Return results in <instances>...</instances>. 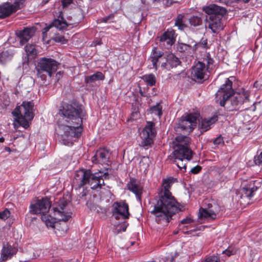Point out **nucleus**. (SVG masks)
<instances>
[{
	"label": "nucleus",
	"mask_w": 262,
	"mask_h": 262,
	"mask_svg": "<svg viewBox=\"0 0 262 262\" xmlns=\"http://www.w3.org/2000/svg\"><path fill=\"white\" fill-rule=\"evenodd\" d=\"M58 114L60 118L56 129L58 139L63 144L70 146L73 138H78L81 134L85 112L78 104L65 103L60 106Z\"/></svg>",
	"instance_id": "nucleus-1"
},
{
	"label": "nucleus",
	"mask_w": 262,
	"mask_h": 262,
	"mask_svg": "<svg viewBox=\"0 0 262 262\" xmlns=\"http://www.w3.org/2000/svg\"><path fill=\"white\" fill-rule=\"evenodd\" d=\"M177 181V179L172 177L164 179L158 199L155 200L150 208L157 222L164 226L167 225L174 214L181 210V205L169 191L171 185Z\"/></svg>",
	"instance_id": "nucleus-2"
},
{
	"label": "nucleus",
	"mask_w": 262,
	"mask_h": 262,
	"mask_svg": "<svg viewBox=\"0 0 262 262\" xmlns=\"http://www.w3.org/2000/svg\"><path fill=\"white\" fill-rule=\"evenodd\" d=\"M51 204L49 199L46 197L41 199H38L34 204H31L30 206V212L31 214L41 215V219L45 223L47 227L54 228L57 221L64 222V228L63 231L68 230L67 222L71 217L70 212L66 211V207L67 203L62 202L58 207L53 208L54 216L49 213Z\"/></svg>",
	"instance_id": "nucleus-3"
},
{
	"label": "nucleus",
	"mask_w": 262,
	"mask_h": 262,
	"mask_svg": "<svg viewBox=\"0 0 262 262\" xmlns=\"http://www.w3.org/2000/svg\"><path fill=\"white\" fill-rule=\"evenodd\" d=\"M235 80L234 76L226 79L215 94L216 102L228 111L239 110L242 104L248 100L249 96L248 92L244 90L239 92L234 91L232 84Z\"/></svg>",
	"instance_id": "nucleus-4"
},
{
	"label": "nucleus",
	"mask_w": 262,
	"mask_h": 262,
	"mask_svg": "<svg viewBox=\"0 0 262 262\" xmlns=\"http://www.w3.org/2000/svg\"><path fill=\"white\" fill-rule=\"evenodd\" d=\"M190 140V138L186 135L176 137L174 150L168 157L169 160L183 172L186 171V163L192 158L193 152L189 147Z\"/></svg>",
	"instance_id": "nucleus-5"
},
{
	"label": "nucleus",
	"mask_w": 262,
	"mask_h": 262,
	"mask_svg": "<svg viewBox=\"0 0 262 262\" xmlns=\"http://www.w3.org/2000/svg\"><path fill=\"white\" fill-rule=\"evenodd\" d=\"M108 174L105 172L92 173L90 169H81L77 170L74 174L73 185L76 189H79L85 184H88L92 189H95L104 185V178L107 179Z\"/></svg>",
	"instance_id": "nucleus-6"
},
{
	"label": "nucleus",
	"mask_w": 262,
	"mask_h": 262,
	"mask_svg": "<svg viewBox=\"0 0 262 262\" xmlns=\"http://www.w3.org/2000/svg\"><path fill=\"white\" fill-rule=\"evenodd\" d=\"M203 10L207 14L206 16V26L214 33L222 30L224 28L222 18L227 12L226 9L212 4L203 7Z\"/></svg>",
	"instance_id": "nucleus-7"
},
{
	"label": "nucleus",
	"mask_w": 262,
	"mask_h": 262,
	"mask_svg": "<svg viewBox=\"0 0 262 262\" xmlns=\"http://www.w3.org/2000/svg\"><path fill=\"white\" fill-rule=\"evenodd\" d=\"M34 103L32 101H23L21 105L17 106L12 114L15 117L13 125L17 129L20 126L27 129L30 122L33 119L34 114Z\"/></svg>",
	"instance_id": "nucleus-8"
},
{
	"label": "nucleus",
	"mask_w": 262,
	"mask_h": 262,
	"mask_svg": "<svg viewBox=\"0 0 262 262\" xmlns=\"http://www.w3.org/2000/svg\"><path fill=\"white\" fill-rule=\"evenodd\" d=\"M149 59L152 63V68L158 69V62H161V67L170 70L177 67L181 63L179 59L173 54L170 53L164 56L163 52L158 51L156 47L152 49Z\"/></svg>",
	"instance_id": "nucleus-9"
},
{
	"label": "nucleus",
	"mask_w": 262,
	"mask_h": 262,
	"mask_svg": "<svg viewBox=\"0 0 262 262\" xmlns=\"http://www.w3.org/2000/svg\"><path fill=\"white\" fill-rule=\"evenodd\" d=\"M58 63L57 61L52 58H41L39 59L36 67L37 75L42 80H46V75L50 77L54 73L57 69Z\"/></svg>",
	"instance_id": "nucleus-10"
},
{
	"label": "nucleus",
	"mask_w": 262,
	"mask_h": 262,
	"mask_svg": "<svg viewBox=\"0 0 262 262\" xmlns=\"http://www.w3.org/2000/svg\"><path fill=\"white\" fill-rule=\"evenodd\" d=\"M68 21L64 18L61 11L59 12V15L56 18H55L52 22L47 25L42 30V39L46 40L48 38L47 33L50 29L53 27H55L57 30L64 31L68 30V28H72L73 26L76 24L77 23H73L68 18Z\"/></svg>",
	"instance_id": "nucleus-11"
},
{
	"label": "nucleus",
	"mask_w": 262,
	"mask_h": 262,
	"mask_svg": "<svg viewBox=\"0 0 262 262\" xmlns=\"http://www.w3.org/2000/svg\"><path fill=\"white\" fill-rule=\"evenodd\" d=\"M199 116L198 113H190L183 115L179 122L176 131H182L186 134L190 133L195 127Z\"/></svg>",
	"instance_id": "nucleus-12"
},
{
	"label": "nucleus",
	"mask_w": 262,
	"mask_h": 262,
	"mask_svg": "<svg viewBox=\"0 0 262 262\" xmlns=\"http://www.w3.org/2000/svg\"><path fill=\"white\" fill-rule=\"evenodd\" d=\"M156 133L155 123L150 121L147 122L141 134L142 141L140 146L145 149L148 148L153 143L154 138Z\"/></svg>",
	"instance_id": "nucleus-13"
},
{
	"label": "nucleus",
	"mask_w": 262,
	"mask_h": 262,
	"mask_svg": "<svg viewBox=\"0 0 262 262\" xmlns=\"http://www.w3.org/2000/svg\"><path fill=\"white\" fill-rule=\"evenodd\" d=\"M35 31L34 27L25 28L23 30L16 32V36L14 39L11 37L9 40L10 43H14V46H22L34 35Z\"/></svg>",
	"instance_id": "nucleus-14"
},
{
	"label": "nucleus",
	"mask_w": 262,
	"mask_h": 262,
	"mask_svg": "<svg viewBox=\"0 0 262 262\" xmlns=\"http://www.w3.org/2000/svg\"><path fill=\"white\" fill-rule=\"evenodd\" d=\"M208 68L204 64V62L198 61L191 69V77L195 81L201 82L208 79Z\"/></svg>",
	"instance_id": "nucleus-15"
},
{
	"label": "nucleus",
	"mask_w": 262,
	"mask_h": 262,
	"mask_svg": "<svg viewBox=\"0 0 262 262\" xmlns=\"http://www.w3.org/2000/svg\"><path fill=\"white\" fill-rule=\"evenodd\" d=\"M220 210V207L217 204L214 202L210 203L208 204L207 208H200L199 217L207 221H212L216 218Z\"/></svg>",
	"instance_id": "nucleus-16"
},
{
	"label": "nucleus",
	"mask_w": 262,
	"mask_h": 262,
	"mask_svg": "<svg viewBox=\"0 0 262 262\" xmlns=\"http://www.w3.org/2000/svg\"><path fill=\"white\" fill-rule=\"evenodd\" d=\"M113 216L116 220H125L129 216L128 205L125 201L115 202L112 205Z\"/></svg>",
	"instance_id": "nucleus-17"
},
{
	"label": "nucleus",
	"mask_w": 262,
	"mask_h": 262,
	"mask_svg": "<svg viewBox=\"0 0 262 262\" xmlns=\"http://www.w3.org/2000/svg\"><path fill=\"white\" fill-rule=\"evenodd\" d=\"M25 0H15L13 4L6 3L0 5V18H6L24 6Z\"/></svg>",
	"instance_id": "nucleus-18"
},
{
	"label": "nucleus",
	"mask_w": 262,
	"mask_h": 262,
	"mask_svg": "<svg viewBox=\"0 0 262 262\" xmlns=\"http://www.w3.org/2000/svg\"><path fill=\"white\" fill-rule=\"evenodd\" d=\"M111 152L108 149L105 148H100L97 150L95 155L92 158V161L94 164L101 165L106 164L108 166Z\"/></svg>",
	"instance_id": "nucleus-19"
},
{
	"label": "nucleus",
	"mask_w": 262,
	"mask_h": 262,
	"mask_svg": "<svg viewBox=\"0 0 262 262\" xmlns=\"http://www.w3.org/2000/svg\"><path fill=\"white\" fill-rule=\"evenodd\" d=\"M176 41L175 32L172 29H167L160 37V46L166 48L170 47Z\"/></svg>",
	"instance_id": "nucleus-20"
},
{
	"label": "nucleus",
	"mask_w": 262,
	"mask_h": 262,
	"mask_svg": "<svg viewBox=\"0 0 262 262\" xmlns=\"http://www.w3.org/2000/svg\"><path fill=\"white\" fill-rule=\"evenodd\" d=\"M257 181H251L242 189V198H247L250 199L253 196L254 192L259 186Z\"/></svg>",
	"instance_id": "nucleus-21"
},
{
	"label": "nucleus",
	"mask_w": 262,
	"mask_h": 262,
	"mask_svg": "<svg viewBox=\"0 0 262 262\" xmlns=\"http://www.w3.org/2000/svg\"><path fill=\"white\" fill-rule=\"evenodd\" d=\"M128 189L133 192L139 201H141V194L142 193L143 187L140 182L135 179H130L127 184Z\"/></svg>",
	"instance_id": "nucleus-22"
},
{
	"label": "nucleus",
	"mask_w": 262,
	"mask_h": 262,
	"mask_svg": "<svg viewBox=\"0 0 262 262\" xmlns=\"http://www.w3.org/2000/svg\"><path fill=\"white\" fill-rule=\"evenodd\" d=\"M13 254L14 250L12 247L8 244L4 245L1 250L0 261L5 262L7 260L10 259Z\"/></svg>",
	"instance_id": "nucleus-23"
},
{
	"label": "nucleus",
	"mask_w": 262,
	"mask_h": 262,
	"mask_svg": "<svg viewBox=\"0 0 262 262\" xmlns=\"http://www.w3.org/2000/svg\"><path fill=\"white\" fill-rule=\"evenodd\" d=\"M217 119L216 115H213L211 117L202 119L200 125V128L204 132L210 129L211 126L217 120Z\"/></svg>",
	"instance_id": "nucleus-24"
},
{
	"label": "nucleus",
	"mask_w": 262,
	"mask_h": 262,
	"mask_svg": "<svg viewBox=\"0 0 262 262\" xmlns=\"http://www.w3.org/2000/svg\"><path fill=\"white\" fill-rule=\"evenodd\" d=\"M15 51L13 49H8L0 53V64H4L10 61L13 58Z\"/></svg>",
	"instance_id": "nucleus-25"
},
{
	"label": "nucleus",
	"mask_w": 262,
	"mask_h": 262,
	"mask_svg": "<svg viewBox=\"0 0 262 262\" xmlns=\"http://www.w3.org/2000/svg\"><path fill=\"white\" fill-rule=\"evenodd\" d=\"M105 78L104 75L101 72H96L93 75L84 77V81L86 84L93 83L99 80H103Z\"/></svg>",
	"instance_id": "nucleus-26"
},
{
	"label": "nucleus",
	"mask_w": 262,
	"mask_h": 262,
	"mask_svg": "<svg viewBox=\"0 0 262 262\" xmlns=\"http://www.w3.org/2000/svg\"><path fill=\"white\" fill-rule=\"evenodd\" d=\"M185 257L178 252L169 253L165 258V262H185Z\"/></svg>",
	"instance_id": "nucleus-27"
},
{
	"label": "nucleus",
	"mask_w": 262,
	"mask_h": 262,
	"mask_svg": "<svg viewBox=\"0 0 262 262\" xmlns=\"http://www.w3.org/2000/svg\"><path fill=\"white\" fill-rule=\"evenodd\" d=\"M25 52L28 58H34L37 55V51L34 44H28L25 47Z\"/></svg>",
	"instance_id": "nucleus-28"
},
{
	"label": "nucleus",
	"mask_w": 262,
	"mask_h": 262,
	"mask_svg": "<svg viewBox=\"0 0 262 262\" xmlns=\"http://www.w3.org/2000/svg\"><path fill=\"white\" fill-rule=\"evenodd\" d=\"M183 18V15L179 14L175 20L174 26L181 31L184 30L187 27V25L184 22Z\"/></svg>",
	"instance_id": "nucleus-29"
},
{
	"label": "nucleus",
	"mask_w": 262,
	"mask_h": 262,
	"mask_svg": "<svg viewBox=\"0 0 262 262\" xmlns=\"http://www.w3.org/2000/svg\"><path fill=\"white\" fill-rule=\"evenodd\" d=\"M202 62H204V64H207L206 68H208V70H212L213 67L214 60L211 57L209 53H206L204 55L203 58V61Z\"/></svg>",
	"instance_id": "nucleus-30"
},
{
	"label": "nucleus",
	"mask_w": 262,
	"mask_h": 262,
	"mask_svg": "<svg viewBox=\"0 0 262 262\" xmlns=\"http://www.w3.org/2000/svg\"><path fill=\"white\" fill-rule=\"evenodd\" d=\"M142 78L148 85L150 86H153L156 84V76L153 74L144 75L142 76Z\"/></svg>",
	"instance_id": "nucleus-31"
},
{
	"label": "nucleus",
	"mask_w": 262,
	"mask_h": 262,
	"mask_svg": "<svg viewBox=\"0 0 262 262\" xmlns=\"http://www.w3.org/2000/svg\"><path fill=\"white\" fill-rule=\"evenodd\" d=\"M150 112L160 118L162 115V106L160 103H157L150 108Z\"/></svg>",
	"instance_id": "nucleus-32"
},
{
	"label": "nucleus",
	"mask_w": 262,
	"mask_h": 262,
	"mask_svg": "<svg viewBox=\"0 0 262 262\" xmlns=\"http://www.w3.org/2000/svg\"><path fill=\"white\" fill-rule=\"evenodd\" d=\"M202 22V19L200 16H192L189 18L190 24L194 27L200 26Z\"/></svg>",
	"instance_id": "nucleus-33"
},
{
	"label": "nucleus",
	"mask_w": 262,
	"mask_h": 262,
	"mask_svg": "<svg viewBox=\"0 0 262 262\" xmlns=\"http://www.w3.org/2000/svg\"><path fill=\"white\" fill-rule=\"evenodd\" d=\"M53 39L56 42H59L62 44H66L68 42V40L66 39L64 37L59 34H55L53 37Z\"/></svg>",
	"instance_id": "nucleus-34"
},
{
	"label": "nucleus",
	"mask_w": 262,
	"mask_h": 262,
	"mask_svg": "<svg viewBox=\"0 0 262 262\" xmlns=\"http://www.w3.org/2000/svg\"><path fill=\"white\" fill-rule=\"evenodd\" d=\"M191 46L183 43H179L177 45V50L180 52H185L190 50Z\"/></svg>",
	"instance_id": "nucleus-35"
},
{
	"label": "nucleus",
	"mask_w": 262,
	"mask_h": 262,
	"mask_svg": "<svg viewBox=\"0 0 262 262\" xmlns=\"http://www.w3.org/2000/svg\"><path fill=\"white\" fill-rule=\"evenodd\" d=\"M10 213L8 209H5L3 211L0 212V219L6 220L10 216Z\"/></svg>",
	"instance_id": "nucleus-36"
},
{
	"label": "nucleus",
	"mask_w": 262,
	"mask_h": 262,
	"mask_svg": "<svg viewBox=\"0 0 262 262\" xmlns=\"http://www.w3.org/2000/svg\"><path fill=\"white\" fill-rule=\"evenodd\" d=\"M236 251L235 250L231 247H229L226 250L223 251V254H225L228 256H230L231 255H234L235 254Z\"/></svg>",
	"instance_id": "nucleus-37"
},
{
	"label": "nucleus",
	"mask_w": 262,
	"mask_h": 262,
	"mask_svg": "<svg viewBox=\"0 0 262 262\" xmlns=\"http://www.w3.org/2000/svg\"><path fill=\"white\" fill-rule=\"evenodd\" d=\"M202 262H220V259L216 256L213 255L207 257Z\"/></svg>",
	"instance_id": "nucleus-38"
},
{
	"label": "nucleus",
	"mask_w": 262,
	"mask_h": 262,
	"mask_svg": "<svg viewBox=\"0 0 262 262\" xmlns=\"http://www.w3.org/2000/svg\"><path fill=\"white\" fill-rule=\"evenodd\" d=\"M254 161L256 165L262 164V151L258 156L254 157Z\"/></svg>",
	"instance_id": "nucleus-39"
},
{
	"label": "nucleus",
	"mask_w": 262,
	"mask_h": 262,
	"mask_svg": "<svg viewBox=\"0 0 262 262\" xmlns=\"http://www.w3.org/2000/svg\"><path fill=\"white\" fill-rule=\"evenodd\" d=\"M213 143L214 145H219L223 143V139L222 137H219L216 138L214 141Z\"/></svg>",
	"instance_id": "nucleus-40"
},
{
	"label": "nucleus",
	"mask_w": 262,
	"mask_h": 262,
	"mask_svg": "<svg viewBox=\"0 0 262 262\" xmlns=\"http://www.w3.org/2000/svg\"><path fill=\"white\" fill-rule=\"evenodd\" d=\"M127 225H128V224L127 223V222H124L121 225L120 228L118 230L117 233H119L121 231H123V232L125 231Z\"/></svg>",
	"instance_id": "nucleus-41"
},
{
	"label": "nucleus",
	"mask_w": 262,
	"mask_h": 262,
	"mask_svg": "<svg viewBox=\"0 0 262 262\" xmlns=\"http://www.w3.org/2000/svg\"><path fill=\"white\" fill-rule=\"evenodd\" d=\"M201 167L199 165H197V166L193 167L192 168H191L190 171L192 173L196 174V173H199L201 171Z\"/></svg>",
	"instance_id": "nucleus-42"
},
{
	"label": "nucleus",
	"mask_w": 262,
	"mask_h": 262,
	"mask_svg": "<svg viewBox=\"0 0 262 262\" xmlns=\"http://www.w3.org/2000/svg\"><path fill=\"white\" fill-rule=\"evenodd\" d=\"M73 2L72 0H62L61 3L63 8L68 7L69 5L72 4Z\"/></svg>",
	"instance_id": "nucleus-43"
},
{
	"label": "nucleus",
	"mask_w": 262,
	"mask_h": 262,
	"mask_svg": "<svg viewBox=\"0 0 262 262\" xmlns=\"http://www.w3.org/2000/svg\"><path fill=\"white\" fill-rule=\"evenodd\" d=\"M192 222V220H191L190 217H186V219H183L181 221V224H190Z\"/></svg>",
	"instance_id": "nucleus-44"
},
{
	"label": "nucleus",
	"mask_w": 262,
	"mask_h": 262,
	"mask_svg": "<svg viewBox=\"0 0 262 262\" xmlns=\"http://www.w3.org/2000/svg\"><path fill=\"white\" fill-rule=\"evenodd\" d=\"M207 42L206 40H204L202 41V42H199L195 45V46L197 47H202L203 48H205V46L207 45Z\"/></svg>",
	"instance_id": "nucleus-45"
},
{
	"label": "nucleus",
	"mask_w": 262,
	"mask_h": 262,
	"mask_svg": "<svg viewBox=\"0 0 262 262\" xmlns=\"http://www.w3.org/2000/svg\"><path fill=\"white\" fill-rule=\"evenodd\" d=\"M114 17V15L113 14H110L108 16H106V17H103L102 18V21L104 22V23H107L108 22V21L110 19H112Z\"/></svg>",
	"instance_id": "nucleus-46"
},
{
	"label": "nucleus",
	"mask_w": 262,
	"mask_h": 262,
	"mask_svg": "<svg viewBox=\"0 0 262 262\" xmlns=\"http://www.w3.org/2000/svg\"><path fill=\"white\" fill-rule=\"evenodd\" d=\"M5 149L6 151H7L8 152H10L11 151V149L9 147H5Z\"/></svg>",
	"instance_id": "nucleus-47"
},
{
	"label": "nucleus",
	"mask_w": 262,
	"mask_h": 262,
	"mask_svg": "<svg viewBox=\"0 0 262 262\" xmlns=\"http://www.w3.org/2000/svg\"><path fill=\"white\" fill-rule=\"evenodd\" d=\"M4 141V138L3 137H0V142H3Z\"/></svg>",
	"instance_id": "nucleus-48"
},
{
	"label": "nucleus",
	"mask_w": 262,
	"mask_h": 262,
	"mask_svg": "<svg viewBox=\"0 0 262 262\" xmlns=\"http://www.w3.org/2000/svg\"><path fill=\"white\" fill-rule=\"evenodd\" d=\"M97 45H101V42L100 41H98L97 43Z\"/></svg>",
	"instance_id": "nucleus-49"
},
{
	"label": "nucleus",
	"mask_w": 262,
	"mask_h": 262,
	"mask_svg": "<svg viewBox=\"0 0 262 262\" xmlns=\"http://www.w3.org/2000/svg\"><path fill=\"white\" fill-rule=\"evenodd\" d=\"M85 195V193L82 194V196H84Z\"/></svg>",
	"instance_id": "nucleus-50"
}]
</instances>
